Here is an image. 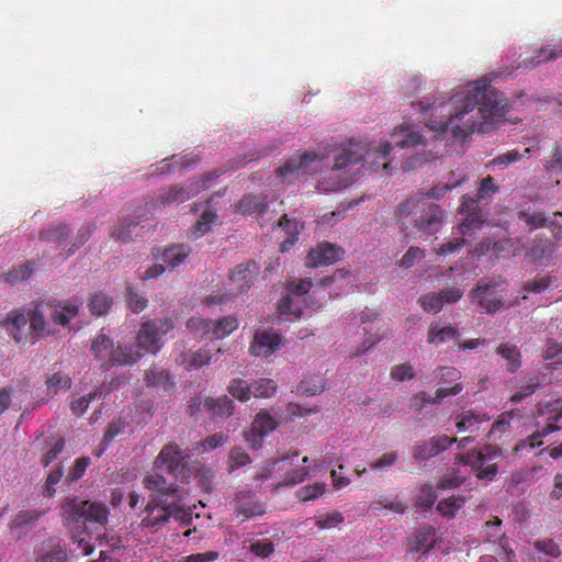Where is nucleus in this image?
Instances as JSON below:
<instances>
[{"label": "nucleus", "mask_w": 562, "mask_h": 562, "mask_svg": "<svg viewBox=\"0 0 562 562\" xmlns=\"http://www.w3.org/2000/svg\"><path fill=\"white\" fill-rule=\"evenodd\" d=\"M418 106L424 114L436 113L426 125L435 131H451L456 138H467L474 132L487 133L508 112L506 98L485 79L469 83L454 93L448 102L422 100Z\"/></svg>", "instance_id": "1"}, {"label": "nucleus", "mask_w": 562, "mask_h": 562, "mask_svg": "<svg viewBox=\"0 0 562 562\" xmlns=\"http://www.w3.org/2000/svg\"><path fill=\"white\" fill-rule=\"evenodd\" d=\"M144 487L155 492L146 507L142 526L157 531L172 517L184 525L192 520V513L184 502V492L176 484H168L160 474H149L143 480Z\"/></svg>", "instance_id": "2"}, {"label": "nucleus", "mask_w": 562, "mask_h": 562, "mask_svg": "<svg viewBox=\"0 0 562 562\" xmlns=\"http://www.w3.org/2000/svg\"><path fill=\"white\" fill-rule=\"evenodd\" d=\"M392 148L390 143H383L379 149H369L363 153L362 148L351 143L349 147L344 148L335 157L334 166L318 181V189L331 192L350 186L356 180L355 173L351 170L358 164L371 170L387 169L389 162L386 158Z\"/></svg>", "instance_id": "3"}, {"label": "nucleus", "mask_w": 562, "mask_h": 562, "mask_svg": "<svg viewBox=\"0 0 562 562\" xmlns=\"http://www.w3.org/2000/svg\"><path fill=\"white\" fill-rule=\"evenodd\" d=\"M90 350L103 370L132 366L142 357L138 351L130 346L122 344L114 346L113 340L102 331L92 340Z\"/></svg>", "instance_id": "4"}, {"label": "nucleus", "mask_w": 562, "mask_h": 562, "mask_svg": "<svg viewBox=\"0 0 562 562\" xmlns=\"http://www.w3.org/2000/svg\"><path fill=\"white\" fill-rule=\"evenodd\" d=\"M259 269L260 267L255 260L238 263L231 270L228 282L224 290H218L207 295L204 303L207 306L217 305L246 293L250 289Z\"/></svg>", "instance_id": "5"}, {"label": "nucleus", "mask_w": 562, "mask_h": 562, "mask_svg": "<svg viewBox=\"0 0 562 562\" xmlns=\"http://www.w3.org/2000/svg\"><path fill=\"white\" fill-rule=\"evenodd\" d=\"M348 271L338 270L331 276H327L319 280L318 283L314 284L310 278L300 279L297 281H291L288 283L286 290L288 295L282 299L278 305L281 314H293L296 317L301 316V308L294 306V300L308 294L312 290V295L318 293L317 288H326L330 285L337 277L345 278Z\"/></svg>", "instance_id": "6"}, {"label": "nucleus", "mask_w": 562, "mask_h": 562, "mask_svg": "<svg viewBox=\"0 0 562 562\" xmlns=\"http://www.w3.org/2000/svg\"><path fill=\"white\" fill-rule=\"evenodd\" d=\"M64 514L69 524H82L85 529L88 528V524H92L103 530L108 522L109 509L102 503L72 499L64 506Z\"/></svg>", "instance_id": "7"}, {"label": "nucleus", "mask_w": 562, "mask_h": 562, "mask_svg": "<svg viewBox=\"0 0 562 562\" xmlns=\"http://www.w3.org/2000/svg\"><path fill=\"white\" fill-rule=\"evenodd\" d=\"M496 453L497 450L493 446L486 445L480 451L472 450L456 454L454 464L470 465L479 480L493 481L498 473L497 464L492 462Z\"/></svg>", "instance_id": "8"}, {"label": "nucleus", "mask_w": 562, "mask_h": 562, "mask_svg": "<svg viewBox=\"0 0 562 562\" xmlns=\"http://www.w3.org/2000/svg\"><path fill=\"white\" fill-rule=\"evenodd\" d=\"M157 469H165L175 479L186 482L191 470L188 465V454L175 442L162 447L154 462Z\"/></svg>", "instance_id": "9"}, {"label": "nucleus", "mask_w": 562, "mask_h": 562, "mask_svg": "<svg viewBox=\"0 0 562 562\" xmlns=\"http://www.w3.org/2000/svg\"><path fill=\"white\" fill-rule=\"evenodd\" d=\"M222 175L220 170H213L204 175L200 180L190 181L183 186L170 187L166 192L158 195L157 201L161 205H172L184 202L192 198L200 190L209 188V182Z\"/></svg>", "instance_id": "10"}, {"label": "nucleus", "mask_w": 562, "mask_h": 562, "mask_svg": "<svg viewBox=\"0 0 562 562\" xmlns=\"http://www.w3.org/2000/svg\"><path fill=\"white\" fill-rule=\"evenodd\" d=\"M503 282L501 278L480 279L475 288L470 292L472 303L479 305L482 312L486 314L496 313L503 306L504 301L501 296L496 295L493 290L499 288Z\"/></svg>", "instance_id": "11"}, {"label": "nucleus", "mask_w": 562, "mask_h": 562, "mask_svg": "<svg viewBox=\"0 0 562 562\" xmlns=\"http://www.w3.org/2000/svg\"><path fill=\"white\" fill-rule=\"evenodd\" d=\"M173 328L171 318H164L159 321V325L155 321H147L143 323L137 334V345L150 353H157L161 346L159 339Z\"/></svg>", "instance_id": "12"}, {"label": "nucleus", "mask_w": 562, "mask_h": 562, "mask_svg": "<svg viewBox=\"0 0 562 562\" xmlns=\"http://www.w3.org/2000/svg\"><path fill=\"white\" fill-rule=\"evenodd\" d=\"M323 156L314 151H304L303 154L294 155L288 159L281 167L277 169V173L284 180H290L299 176L301 172L306 173L313 162L322 160Z\"/></svg>", "instance_id": "13"}, {"label": "nucleus", "mask_w": 562, "mask_h": 562, "mask_svg": "<svg viewBox=\"0 0 562 562\" xmlns=\"http://www.w3.org/2000/svg\"><path fill=\"white\" fill-rule=\"evenodd\" d=\"M342 255V248L330 243H322L308 251L305 266L308 268L329 266L338 261Z\"/></svg>", "instance_id": "14"}, {"label": "nucleus", "mask_w": 562, "mask_h": 562, "mask_svg": "<svg viewBox=\"0 0 562 562\" xmlns=\"http://www.w3.org/2000/svg\"><path fill=\"white\" fill-rule=\"evenodd\" d=\"M443 220V212L439 205L435 203H424L422 214L415 221V227L425 235L437 233Z\"/></svg>", "instance_id": "15"}, {"label": "nucleus", "mask_w": 562, "mask_h": 562, "mask_svg": "<svg viewBox=\"0 0 562 562\" xmlns=\"http://www.w3.org/2000/svg\"><path fill=\"white\" fill-rule=\"evenodd\" d=\"M284 345L282 337L274 331L256 333L250 344L249 350L256 357H269Z\"/></svg>", "instance_id": "16"}, {"label": "nucleus", "mask_w": 562, "mask_h": 562, "mask_svg": "<svg viewBox=\"0 0 562 562\" xmlns=\"http://www.w3.org/2000/svg\"><path fill=\"white\" fill-rule=\"evenodd\" d=\"M237 517L244 520L262 516L266 513V505L255 498L250 493H239L236 496V507L234 510Z\"/></svg>", "instance_id": "17"}, {"label": "nucleus", "mask_w": 562, "mask_h": 562, "mask_svg": "<svg viewBox=\"0 0 562 562\" xmlns=\"http://www.w3.org/2000/svg\"><path fill=\"white\" fill-rule=\"evenodd\" d=\"M70 235V228L67 224H55L43 229L40 234V238L46 243H53L58 248H61L64 256L67 248L69 247L68 237Z\"/></svg>", "instance_id": "18"}, {"label": "nucleus", "mask_w": 562, "mask_h": 562, "mask_svg": "<svg viewBox=\"0 0 562 562\" xmlns=\"http://www.w3.org/2000/svg\"><path fill=\"white\" fill-rule=\"evenodd\" d=\"M212 353L206 348L198 350H184L177 358L178 363L187 370H198L211 362Z\"/></svg>", "instance_id": "19"}, {"label": "nucleus", "mask_w": 562, "mask_h": 562, "mask_svg": "<svg viewBox=\"0 0 562 562\" xmlns=\"http://www.w3.org/2000/svg\"><path fill=\"white\" fill-rule=\"evenodd\" d=\"M80 303L77 299L59 301L54 304L50 318L55 324L67 325L69 321L77 316Z\"/></svg>", "instance_id": "20"}, {"label": "nucleus", "mask_w": 562, "mask_h": 562, "mask_svg": "<svg viewBox=\"0 0 562 562\" xmlns=\"http://www.w3.org/2000/svg\"><path fill=\"white\" fill-rule=\"evenodd\" d=\"M237 210L243 215L262 216L268 210L267 196L261 194L244 195L237 204Z\"/></svg>", "instance_id": "21"}, {"label": "nucleus", "mask_w": 562, "mask_h": 562, "mask_svg": "<svg viewBox=\"0 0 562 562\" xmlns=\"http://www.w3.org/2000/svg\"><path fill=\"white\" fill-rule=\"evenodd\" d=\"M491 420V415L473 409L462 412L456 416V427L459 431H475L479 425Z\"/></svg>", "instance_id": "22"}, {"label": "nucleus", "mask_w": 562, "mask_h": 562, "mask_svg": "<svg viewBox=\"0 0 562 562\" xmlns=\"http://www.w3.org/2000/svg\"><path fill=\"white\" fill-rule=\"evenodd\" d=\"M549 383V379L546 373H538L535 375H531L528 380V382L519 387L518 391H516L510 396V402L517 404L522 402L526 397L533 394L537 390L543 387L546 384Z\"/></svg>", "instance_id": "23"}, {"label": "nucleus", "mask_w": 562, "mask_h": 562, "mask_svg": "<svg viewBox=\"0 0 562 562\" xmlns=\"http://www.w3.org/2000/svg\"><path fill=\"white\" fill-rule=\"evenodd\" d=\"M562 56V44L555 47L542 46L535 50L532 55L524 59L527 67H537L543 63L555 60Z\"/></svg>", "instance_id": "24"}, {"label": "nucleus", "mask_w": 562, "mask_h": 562, "mask_svg": "<svg viewBox=\"0 0 562 562\" xmlns=\"http://www.w3.org/2000/svg\"><path fill=\"white\" fill-rule=\"evenodd\" d=\"M145 384L148 387L162 389L165 392L172 390L175 386L170 373L165 369L157 368L146 371Z\"/></svg>", "instance_id": "25"}, {"label": "nucleus", "mask_w": 562, "mask_h": 562, "mask_svg": "<svg viewBox=\"0 0 562 562\" xmlns=\"http://www.w3.org/2000/svg\"><path fill=\"white\" fill-rule=\"evenodd\" d=\"M394 145L404 148V147H414L422 143V135L412 130L408 125H401L394 130L392 135Z\"/></svg>", "instance_id": "26"}, {"label": "nucleus", "mask_w": 562, "mask_h": 562, "mask_svg": "<svg viewBox=\"0 0 562 562\" xmlns=\"http://www.w3.org/2000/svg\"><path fill=\"white\" fill-rule=\"evenodd\" d=\"M458 337L459 330L457 326L448 325L439 327L437 325H430L427 336V342L432 345H439L448 340L456 339Z\"/></svg>", "instance_id": "27"}, {"label": "nucleus", "mask_w": 562, "mask_h": 562, "mask_svg": "<svg viewBox=\"0 0 562 562\" xmlns=\"http://www.w3.org/2000/svg\"><path fill=\"white\" fill-rule=\"evenodd\" d=\"M496 353L507 361V371L515 373L521 367V355L517 346L509 344H501L496 348Z\"/></svg>", "instance_id": "28"}, {"label": "nucleus", "mask_w": 562, "mask_h": 562, "mask_svg": "<svg viewBox=\"0 0 562 562\" xmlns=\"http://www.w3.org/2000/svg\"><path fill=\"white\" fill-rule=\"evenodd\" d=\"M278 426L279 422L267 411L262 409L256 414L250 429H252L256 434H260L267 437L270 432L276 430Z\"/></svg>", "instance_id": "29"}, {"label": "nucleus", "mask_w": 562, "mask_h": 562, "mask_svg": "<svg viewBox=\"0 0 562 562\" xmlns=\"http://www.w3.org/2000/svg\"><path fill=\"white\" fill-rule=\"evenodd\" d=\"M68 553L65 544L58 541H49L47 549L36 558V562H67Z\"/></svg>", "instance_id": "30"}, {"label": "nucleus", "mask_w": 562, "mask_h": 562, "mask_svg": "<svg viewBox=\"0 0 562 562\" xmlns=\"http://www.w3.org/2000/svg\"><path fill=\"white\" fill-rule=\"evenodd\" d=\"M308 462L310 458L304 457L302 459V467L285 471L283 480L280 482V486L289 487L304 482L310 475V467L305 465Z\"/></svg>", "instance_id": "31"}, {"label": "nucleus", "mask_w": 562, "mask_h": 562, "mask_svg": "<svg viewBox=\"0 0 562 562\" xmlns=\"http://www.w3.org/2000/svg\"><path fill=\"white\" fill-rule=\"evenodd\" d=\"M190 254V248L183 244L166 248L161 255L164 262L171 269L178 267Z\"/></svg>", "instance_id": "32"}, {"label": "nucleus", "mask_w": 562, "mask_h": 562, "mask_svg": "<svg viewBox=\"0 0 562 562\" xmlns=\"http://www.w3.org/2000/svg\"><path fill=\"white\" fill-rule=\"evenodd\" d=\"M463 390V386L462 384L460 383H456L453 386L451 387H439L436 392V397H426V393L425 392H420V393H417L415 396H414V401H418L420 402L418 407L416 408L417 411H419L422 408V405L425 404V403H439V401L441 398H445V397H448V396H454V395H458L459 393H461Z\"/></svg>", "instance_id": "33"}, {"label": "nucleus", "mask_w": 562, "mask_h": 562, "mask_svg": "<svg viewBox=\"0 0 562 562\" xmlns=\"http://www.w3.org/2000/svg\"><path fill=\"white\" fill-rule=\"evenodd\" d=\"M204 406L215 416H231L234 412V403L226 395L217 398L209 397L205 400Z\"/></svg>", "instance_id": "34"}, {"label": "nucleus", "mask_w": 562, "mask_h": 562, "mask_svg": "<svg viewBox=\"0 0 562 562\" xmlns=\"http://www.w3.org/2000/svg\"><path fill=\"white\" fill-rule=\"evenodd\" d=\"M541 357L546 361H552L553 369L562 367V344L553 338L546 339Z\"/></svg>", "instance_id": "35"}, {"label": "nucleus", "mask_w": 562, "mask_h": 562, "mask_svg": "<svg viewBox=\"0 0 562 562\" xmlns=\"http://www.w3.org/2000/svg\"><path fill=\"white\" fill-rule=\"evenodd\" d=\"M29 318L23 312L13 311L8 314L7 324L12 327L13 338L18 342H27L29 337L22 334V328L26 326Z\"/></svg>", "instance_id": "36"}, {"label": "nucleus", "mask_w": 562, "mask_h": 562, "mask_svg": "<svg viewBox=\"0 0 562 562\" xmlns=\"http://www.w3.org/2000/svg\"><path fill=\"white\" fill-rule=\"evenodd\" d=\"M238 327V319L234 316H225L216 322L212 321V338L222 339Z\"/></svg>", "instance_id": "37"}, {"label": "nucleus", "mask_w": 562, "mask_h": 562, "mask_svg": "<svg viewBox=\"0 0 562 562\" xmlns=\"http://www.w3.org/2000/svg\"><path fill=\"white\" fill-rule=\"evenodd\" d=\"M29 322L30 331L29 334H26V336L29 337L27 342L34 344L40 339L45 329V318L43 313L40 311V305H36V308L30 315Z\"/></svg>", "instance_id": "38"}, {"label": "nucleus", "mask_w": 562, "mask_h": 562, "mask_svg": "<svg viewBox=\"0 0 562 562\" xmlns=\"http://www.w3.org/2000/svg\"><path fill=\"white\" fill-rule=\"evenodd\" d=\"M437 501V494L431 484H423L417 488L414 505L418 508L429 509Z\"/></svg>", "instance_id": "39"}, {"label": "nucleus", "mask_w": 562, "mask_h": 562, "mask_svg": "<svg viewBox=\"0 0 562 562\" xmlns=\"http://www.w3.org/2000/svg\"><path fill=\"white\" fill-rule=\"evenodd\" d=\"M94 224H85L77 233V235L69 240V247L66 250L65 258L74 255L92 235L94 232Z\"/></svg>", "instance_id": "40"}, {"label": "nucleus", "mask_w": 562, "mask_h": 562, "mask_svg": "<svg viewBox=\"0 0 562 562\" xmlns=\"http://www.w3.org/2000/svg\"><path fill=\"white\" fill-rule=\"evenodd\" d=\"M465 498L463 496H451L440 501L437 505V510L447 518H453L457 512L464 505Z\"/></svg>", "instance_id": "41"}, {"label": "nucleus", "mask_w": 562, "mask_h": 562, "mask_svg": "<svg viewBox=\"0 0 562 562\" xmlns=\"http://www.w3.org/2000/svg\"><path fill=\"white\" fill-rule=\"evenodd\" d=\"M252 396L268 398L276 394L278 385L272 379H258L251 383Z\"/></svg>", "instance_id": "42"}, {"label": "nucleus", "mask_w": 562, "mask_h": 562, "mask_svg": "<svg viewBox=\"0 0 562 562\" xmlns=\"http://www.w3.org/2000/svg\"><path fill=\"white\" fill-rule=\"evenodd\" d=\"M228 393L236 400L240 402H247L252 396L251 383L247 384L246 381L241 379H234L231 381L228 387Z\"/></svg>", "instance_id": "43"}, {"label": "nucleus", "mask_w": 562, "mask_h": 562, "mask_svg": "<svg viewBox=\"0 0 562 562\" xmlns=\"http://www.w3.org/2000/svg\"><path fill=\"white\" fill-rule=\"evenodd\" d=\"M44 513L37 509L20 510L11 521V530L22 529L38 520Z\"/></svg>", "instance_id": "44"}, {"label": "nucleus", "mask_w": 562, "mask_h": 562, "mask_svg": "<svg viewBox=\"0 0 562 562\" xmlns=\"http://www.w3.org/2000/svg\"><path fill=\"white\" fill-rule=\"evenodd\" d=\"M112 302L111 296L102 292L94 293L89 303L90 312L95 316L104 315L110 310Z\"/></svg>", "instance_id": "45"}, {"label": "nucleus", "mask_w": 562, "mask_h": 562, "mask_svg": "<svg viewBox=\"0 0 562 562\" xmlns=\"http://www.w3.org/2000/svg\"><path fill=\"white\" fill-rule=\"evenodd\" d=\"M187 328L195 337L212 336V321L201 317H191L187 322Z\"/></svg>", "instance_id": "46"}, {"label": "nucleus", "mask_w": 562, "mask_h": 562, "mask_svg": "<svg viewBox=\"0 0 562 562\" xmlns=\"http://www.w3.org/2000/svg\"><path fill=\"white\" fill-rule=\"evenodd\" d=\"M33 270L34 268L32 263L25 262L19 265L18 267H13L10 271L5 273L4 279L10 284H16L30 278L33 273Z\"/></svg>", "instance_id": "47"}, {"label": "nucleus", "mask_w": 562, "mask_h": 562, "mask_svg": "<svg viewBox=\"0 0 562 562\" xmlns=\"http://www.w3.org/2000/svg\"><path fill=\"white\" fill-rule=\"evenodd\" d=\"M326 385L321 376L305 378L300 382L299 391L307 396L322 393Z\"/></svg>", "instance_id": "48"}, {"label": "nucleus", "mask_w": 562, "mask_h": 562, "mask_svg": "<svg viewBox=\"0 0 562 562\" xmlns=\"http://www.w3.org/2000/svg\"><path fill=\"white\" fill-rule=\"evenodd\" d=\"M465 218L459 226V231L461 235H470L475 229L480 228L484 223V216L482 212H472L464 214Z\"/></svg>", "instance_id": "49"}, {"label": "nucleus", "mask_w": 562, "mask_h": 562, "mask_svg": "<svg viewBox=\"0 0 562 562\" xmlns=\"http://www.w3.org/2000/svg\"><path fill=\"white\" fill-rule=\"evenodd\" d=\"M538 409L543 415H550L549 423L557 425V422L562 418V397L540 404Z\"/></svg>", "instance_id": "50"}, {"label": "nucleus", "mask_w": 562, "mask_h": 562, "mask_svg": "<svg viewBox=\"0 0 562 562\" xmlns=\"http://www.w3.org/2000/svg\"><path fill=\"white\" fill-rule=\"evenodd\" d=\"M418 303L425 312L434 314L439 313L443 306L440 294L436 292L422 295Z\"/></svg>", "instance_id": "51"}, {"label": "nucleus", "mask_w": 562, "mask_h": 562, "mask_svg": "<svg viewBox=\"0 0 562 562\" xmlns=\"http://www.w3.org/2000/svg\"><path fill=\"white\" fill-rule=\"evenodd\" d=\"M250 463V457L246 450L241 447H234L229 451L228 456V468L229 471H235L246 464Z\"/></svg>", "instance_id": "52"}, {"label": "nucleus", "mask_w": 562, "mask_h": 562, "mask_svg": "<svg viewBox=\"0 0 562 562\" xmlns=\"http://www.w3.org/2000/svg\"><path fill=\"white\" fill-rule=\"evenodd\" d=\"M560 427L553 423H548L541 430H538L530 435L525 441L521 442V447L529 446L530 448L539 447L542 441L541 438L548 436L551 432L559 430Z\"/></svg>", "instance_id": "53"}, {"label": "nucleus", "mask_w": 562, "mask_h": 562, "mask_svg": "<svg viewBox=\"0 0 562 562\" xmlns=\"http://www.w3.org/2000/svg\"><path fill=\"white\" fill-rule=\"evenodd\" d=\"M325 493L324 483H314L302 486L296 491V496L300 501L307 502L317 498Z\"/></svg>", "instance_id": "54"}, {"label": "nucleus", "mask_w": 562, "mask_h": 562, "mask_svg": "<svg viewBox=\"0 0 562 562\" xmlns=\"http://www.w3.org/2000/svg\"><path fill=\"white\" fill-rule=\"evenodd\" d=\"M465 180V177H461L460 179L453 181L452 183L447 184H436L427 192H420L419 194L424 198L428 199H440L442 198L448 191L452 190L453 188L458 187Z\"/></svg>", "instance_id": "55"}, {"label": "nucleus", "mask_w": 562, "mask_h": 562, "mask_svg": "<svg viewBox=\"0 0 562 562\" xmlns=\"http://www.w3.org/2000/svg\"><path fill=\"white\" fill-rule=\"evenodd\" d=\"M47 389L57 393L59 391H67L71 386V379L67 375H64L59 372L54 373L46 381Z\"/></svg>", "instance_id": "56"}, {"label": "nucleus", "mask_w": 562, "mask_h": 562, "mask_svg": "<svg viewBox=\"0 0 562 562\" xmlns=\"http://www.w3.org/2000/svg\"><path fill=\"white\" fill-rule=\"evenodd\" d=\"M533 548L551 558H559L561 555V549L553 539H541L533 542Z\"/></svg>", "instance_id": "57"}, {"label": "nucleus", "mask_w": 562, "mask_h": 562, "mask_svg": "<svg viewBox=\"0 0 562 562\" xmlns=\"http://www.w3.org/2000/svg\"><path fill=\"white\" fill-rule=\"evenodd\" d=\"M91 460L89 457H80L76 460L74 467L69 470L66 481L68 482H77L79 479H81L87 468L89 467Z\"/></svg>", "instance_id": "58"}, {"label": "nucleus", "mask_w": 562, "mask_h": 562, "mask_svg": "<svg viewBox=\"0 0 562 562\" xmlns=\"http://www.w3.org/2000/svg\"><path fill=\"white\" fill-rule=\"evenodd\" d=\"M464 482V477L459 475L454 470L443 475L437 482V490H453L462 485Z\"/></svg>", "instance_id": "59"}, {"label": "nucleus", "mask_w": 562, "mask_h": 562, "mask_svg": "<svg viewBox=\"0 0 562 562\" xmlns=\"http://www.w3.org/2000/svg\"><path fill=\"white\" fill-rule=\"evenodd\" d=\"M126 423L122 419L111 422L104 431L102 443L106 447L119 435L124 434Z\"/></svg>", "instance_id": "60"}, {"label": "nucleus", "mask_w": 562, "mask_h": 562, "mask_svg": "<svg viewBox=\"0 0 562 562\" xmlns=\"http://www.w3.org/2000/svg\"><path fill=\"white\" fill-rule=\"evenodd\" d=\"M137 224L133 221L122 223L113 229L111 237L115 241L126 243L132 238V228H135Z\"/></svg>", "instance_id": "61"}, {"label": "nucleus", "mask_w": 562, "mask_h": 562, "mask_svg": "<svg viewBox=\"0 0 562 562\" xmlns=\"http://www.w3.org/2000/svg\"><path fill=\"white\" fill-rule=\"evenodd\" d=\"M250 552L259 558H268L274 552V544L269 539L257 540L250 544Z\"/></svg>", "instance_id": "62"}, {"label": "nucleus", "mask_w": 562, "mask_h": 562, "mask_svg": "<svg viewBox=\"0 0 562 562\" xmlns=\"http://www.w3.org/2000/svg\"><path fill=\"white\" fill-rule=\"evenodd\" d=\"M126 301L128 308L133 313H140L147 306V300L135 292L132 288H127Z\"/></svg>", "instance_id": "63"}, {"label": "nucleus", "mask_w": 562, "mask_h": 562, "mask_svg": "<svg viewBox=\"0 0 562 562\" xmlns=\"http://www.w3.org/2000/svg\"><path fill=\"white\" fill-rule=\"evenodd\" d=\"M519 220L524 221L530 228L543 227L547 224V217L543 213H529L527 211H520L518 213Z\"/></svg>", "instance_id": "64"}]
</instances>
